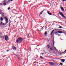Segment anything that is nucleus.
Instances as JSON below:
<instances>
[{
    "instance_id": "9b49d317",
    "label": "nucleus",
    "mask_w": 66,
    "mask_h": 66,
    "mask_svg": "<svg viewBox=\"0 0 66 66\" xmlns=\"http://www.w3.org/2000/svg\"><path fill=\"white\" fill-rule=\"evenodd\" d=\"M3 18H2V17H1V21H3Z\"/></svg>"
},
{
    "instance_id": "3c124183",
    "label": "nucleus",
    "mask_w": 66,
    "mask_h": 66,
    "mask_svg": "<svg viewBox=\"0 0 66 66\" xmlns=\"http://www.w3.org/2000/svg\"><path fill=\"white\" fill-rule=\"evenodd\" d=\"M66 57V56H65V57Z\"/></svg>"
},
{
    "instance_id": "f8f14e48",
    "label": "nucleus",
    "mask_w": 66,
    "mask_h": 66,
    "mask_svg": "<svg viewBox=\"0 0 66 66\" xmlns=\"http://www.w3.org/2000/svg\"><path fill=\"white\" fill-rule=\"evenodd\" d=\"M50 50H51L52 51V50H53V47H50Z\"/></svg>"
},
{
    "instance_id": "de8ad7c7",
    "label": "nucleus",
    "mask_w": 66,
    "mask_h": 66,
    "mask_svg": "<svg viewBox=\"0 0 66 66\" xmlns=\"http://www.w3.org/2000/svg\"><path fill=\"white\" fill-rule=\"evenodd\" d=\"M37 46H39V45H37Z\"/></svg>"
},
{
    "instance_id": "bb28decb",
    "label": "nucleus",
    "mask_w": 66,
    "mask_h": 66,
    "mask_svg": "<svg viewBox=\"0 0 66 66\" xmlns=\"http://www.w3.org/2000/svg\"><path fill=\"white\" fill-rule=\"evenodd\" d=\"M62 27H61V26H59V28H60V29H62Z\"/></svg>"
},
{
    "instance_id": "e2e57ef3",
    "label": "nucleus",
    "mask_w": 66,
    "mask_h": 66,
    "mask_svg": "<svg viewBox=\"0 0 66 66\" xmlns=\"http://www.w3.org/2000/svg\"><path fill=\"white\" fill-rule=\"evenodd\" d=\"M0 11H1V10H0Z\"/></svg>"
},
{
    "instance_id": "680f3d73",
    "label": "nucleus",
    "mask_w": 66,
    "mask_h": 66,
    "mask_svg": "<svg viewBox=\"0 0 66 66\" xmlns=\"http://www.w3.org/2000/svg\"><path fill=\"white\" fill-rule=\"evenodd\" d=\"M39 50V49H38Z\"/></svg>"
},
{
    "instance_id": "4d7b16f0",
    "label": "nucleus",
    "mask_w": 66,
    "mask_h": 66,
    "mask_svg": "<svg viewBox=\"0 0 66 66\" xmlns=\"http://www.w3.org/2000/svg\"><path fill=\"white\" fill-rule=\"evenodd\" d=\"M40 64V63L39 64Z\"/></svg>"
},
{
    "instance_id": "f257e3e1",
    "label": "nucleus",
    "mask_w": 66,
    "mask_h": 66,
    "mask_svg": "<svg viewBox=\"0 0 66 66\" xmlns=\"http://www.w3.org/2000/svg\"><path fill=\"white\" fill-rule=\"evenodd\" d=\"M23 39H24V38L20 37L17 39L16 42H20V41L21 42V41H22L23 40Z\"/></svg>"
},
{
    "instance_id": "39448f33",
    "label": "nucleus",
    "mask_w": 66,
    "mask_h": 66,
    "mask_svg": "<svg viewBox=\"0 0 66 66\" xmlns=\"http://www.w3.org/2000/svg\"><path fill=\"white\" fill-rule=\"evenodd\" d=\"M9 39V37L7 36L6 35L5 36V40L6 41H7V40H8V39Z\"/></svg>"
},
{
    "instance_id": "7ed1b4c3",
    "label": "nucleus",
    "mask_w": 66,
    "mask_h": 66,
    "mask_svg": "<svg viewBox=\"0 0 66 66\" xmlns=\"http://www.w3.org/2000/svg\"><path fill=\"white\" fill-rule=\"evenodd\" d=\"M57 30H59V29H54L51 32V35H52V33H53V32H54V31H57Z\"/></svg>"
},
{
    "instance_id": "c85d7f7f",
    "label": "nucleus",
    "mask_w": 66,
    "mask_h": 66,
    "mask_svg": "<svg viewBox=\"0 0 66 66\" xmlns=\"http://www.w3.org/2000/svg\"><path fill=\"white\" fill-rule=\"evenodd\" d=\"M62 1L63 2H65V1H66V0H62Z\"/></svg>"
},
{
    "instance_id": "c9c22d12",
    "label": "nucleus",
    "mask_w": 66,
    "mask_h": 66,
    "mask_svg": "<svg viewBox=\"0 0 66 66\" xmlns=\"http://www.w3.org/2000/svg\"><path fill=\"white\" fill-rule=\"evenodd\" d=\"M58 35L59 36H61V35L60 34H58Z\"/></svg>"
},
{
    "instance_id": "b1692460",
    "label": "nucleus",
    "mask_w": 66,
    "mask_h": 66,
    "mask_svg": "<svg viewBox=\"0 0 66 66\" xmlns=\"http://www.w3.org/2000/svg\"><path fill=\"white\" fill-rule=\"evenodd\" d=\"M4 14L3 13L2 14V17H3V16H4Z\"/></svg>"
},
{
    "instance_id": "6e6552de",
    "label": "nucleus",
    "mask_w": 66,
    "mask_h": 66,
    "mask_svg": "<svg viewBox=\"0 0 66 66\" xmlns=\"http://www.w3.org/2000/svg\"><path fill=\"white\" fill-rule=\"evenodd\" d=\"M46 9H44L42 12H41L40 14V15H42V14L43 12V11H45Z\"/></svg>"
},
{
    "instance_id": "58836bf2",
    "label": "nucleus",
    "mask_w": 66,
    "mask_h": 66,
    "mask_svg": "<svg viewBox=\"0 0 66 66\" xmlns=\"http://www.w3.org/2000/svg\"><path fill=\"white\" fill-rule=\"evenodd\" d=\"M18 59H19V60H20V57H18Z\"/></svg>"
},
{
    "instance_id": "79ce46f5",
    "label": "nucleus",
    "mask_w": 66,
    "mask_h": 66,
    "mask_svg": "<svg viewBox=\"0 0 66 66\" xmlns=\"http://www.w3.org/2000/svg\"><path fill=\"white\" fill-rule=\"evenodd\" d=\"M64 53V52H63L61 53L62 54V53Z\"/></svg>"
},
{
    "instance_id": "ea45409f",
    "label": "nucleus",
    "mask_w": 66,
    "mask_h": 66,
    "mask_svg": "<svg viewBox=\"0 0 66 66\" xmlns=\"http://www.w3.org/2000/svg\"><path fill=\"white\" fill-rule=\"evenodd\" d=\"M14 55H16V56H18V55H17L16 54H14Z\"/></svg>"
},
{
    "instance_id": "6ab92c4d",
    "label": "nucleus",
    "mask_w": 66,
    "mask_h": 66,
    "mask_svg": "<svg viewBox=\"0 0 66 66\" xmlns=\"http://www.w3.org/2000/svg\"><path fill=\"white\" fill-rule=\"evenodd\" d=\"M16 42L17 44H20V43H21V42Z\"/></svg>"
},
{
    "instance_id": "6e6d98bb",
    "label": "nucleus",
    "mask_w": 66,
    "mask_h": 66,
    "mask_svg": "<svg viewBox=\"0 0 66 66\" xmlns=\"http://www.w3.org/2000/svg\"><path fill=\"white\" fill-rule=\"evenodd\" d=\"M55 34V33H54V34Z\"/></svg>"
},
{
    "instance_id": "c03bdc74",
    "label": "nucleus",
    "mask_w": 66,
    "mask_h": 66,
    "mask_svg": "<svg viewBox=\"0 0 66 66\" xmlns=\"http://www.w3.org/2000/svg\"><path fill=\"white\" fill-rule=\"evenodd\" d=\"M0 13H1V11H0Z\"/></svg>"
},
{
    "instance_id": "4be33fe9",
    "label": "nucleus",
    "mask_w": 66,
    "mask_h": 66,
    "mask_svg": "<svg viewBox=\"0 0 66 66\" xmlns=\"http://www.w3.org/2000/svg\"><path fill=\"white\" fill-rule=\"evenodd\" d=\"M30 33H29L28 34V36H27V37L28 38H29V35H30Z\"/></svg>"
},
{
    "instance_id": "0eeeda50",
    "label": "nucleus",
    "mask_w": 66,
    "mask_h": 66,
    "mask_svg": "<svg viewBox=\"0 0 66 66\" xmlns=\"http://www.w3.org/2000/svg\"><path fill=\"white\" fill-rule=\"evenodd\" d=\"M47 13L48 14H49V15H52V13H49V11H47Z\"/></svg>"
},
{
    "instance_id": "e433bc0d",
    "label": "nucleus",
    "mask_w": 66,
    "mask_h": 66,
    "mask_svg": "<svg viewBox=\"0 0 66 66\" xmlns=\"http://www.w3.org/2000/svg\"><path fill=\"white\" fill-rule=\"evenodd\" d=\"M4 2H6V0L4 1Z\"/></svg>"
},
{
    "instance_id": "f03ea898",
    "label": "nucleus",
    "mask_w": 66,
    "mask_h": 66,
    "mask_svg": "<svg viewBox=\"0 0 66 66\" xmlns=\"http://www.w3.org/2000/svg\"><path fill=\"white\" fill-rule=\"evenodd\" d=\"M4 19H5V21H6V23H7L9 22V20L7 18L5 17L4 18Z\"/></svg>"
},
{
    "instance_id": "473e14b6",
    "label": "nucleus",
    "mask_w": 66,
    "mask_h": 66,
    "mask_svg": "<svg viewBox=\"0 0 66 66\" xmlns=\"http://www.w3.org/2000/svg\"><path fill=\"white\" fill-rule=\"evenodd\" d=\"M65 33V32L64 31H63V32L62 31V33Z\"/></svg>"
},
{
    "instance_id": "a19ab883",
    "label": "nucleus",
    "mask_w": 66,
    "mask_h": 66,
    "mask_svg": "<svg viewBox=\"0 0 66 66\" xmlns=\"http://www.w3.org/2000/svg\"><path fill=\"white\" fill-rule=\"evenodd\" d=\"M5 24L4 23H3V25H4Z\"/></svg>"
},
{
    "instance_id": "f704fd0d",
    "label": "nucleus",
    "mask_w": 66,
    "mask_h": 66,
    "mask_svg": "<svg viewBox=\"0 0 66 66\" xmlns=\"http://www.w3.org/2000/svg\"><path fill=\"white\" fill-rule=\"evenodd\" d=\"M53 45H54V42H53Z\"/></svg>"
},
{
    "instance_id": "2f4dec72",
    "label": "nucleus",
    "mask_w": 66,
    "mask_h": 66,
    "mask_svg": "<svg viewBox=\"0 0 66 66\" xmlns=\"http://www.w3.org/2000/svg\"><path fill=\"white\" fill-rule=\"evenodd\" d=\"M0 5H3V4H2V3H0Z\"/></svg>"
},
{
    "instance_id": "20e7f679",
    "label": "nucleus",
    "mask_w": 66,
    "mask_h": 66,
    "mask_svg": "<svg viewBox=\"0 0 66 66\" xmlns=\"http://www.w3.org/2000/svg\"><path fill=\"white\" fill-rule=\"evenodd\" d=\"M49 63L50 65H51L52 66H53L54 64V63L53 62H49Z\"/></svg>"
},
{
    "instance_id": "8fccbe9b",
    "label": "nucleus",
    "mask_w": 66,
    "mask_h": 66,
    "mask_svg": "<svg viewBox=\"0 0 66 66\" xmlns=\"http://www.w3.org/2000/svg\"><path fill=\"white\" fill-rule=\"evenodd\" d=\"M13 0H11V1H12Z\"/></svg>"
},
{
    "instance_id": "a878e982",
    "label": "nucleus",
    "mask_w": 66,
    "mask_h": 66,
    "mask_svg": "<svg viewBox=\"0 0 66 66\" xmlns=\"http://www.w3.org/2000/svg\"><path fill=\"white\" fill-rule=\"evenodd\" d=\"M60 64L61 65H63V63H60Z\"/></svg>"
},
{
    "instance_id": "423d86ee",
    "label": "nucleus",
    "mask_w": 66,
    "mask_h": 66,
    "mask_svg": "<svg viewBox=\"0 0 66 66\" xmlns=\"http://www.w3.org/2000/svg\"><path fill=\"white\" fill-rule=\"evenodd\" d=\"M60 9H61V10L62 12H63L64 11V9L63 8V7H61L60 8Z\"/></svg>"
},
{
    "instance_id": "1a4fd4ad",
    "label": "nucleus",
    "mask_w": 66,
    "mask_h": 66,
    "mask_svg": "<svg viewBox=\"0 0 66 66\" xmlns=\"http://www.w3.org/2000/svg\"><path fill=\"white\" fill-rule=\"evenodd\" d=\"M57 32H58L59 33H60V34H62V31H57Z\"/></svg>"
},
{
    "instance_id": "ddd939ff",
    "label": "nucleus",
    "mask_w": 66,
    "mask_h": 66,
    "mask_svg": "<svg viewBox=\"0 0 66 66\" xmlns=\"http://www.w3.org/2000/svg\"><path fill=\"white\" fill-rule=\"evenodd\" d=\"M3 5H6V4L5 3H3V4H2Z\"/></svg>"
},
{
    "instance_id": "aec40b11",
    "label": "nucleus",
    "mask_w": 66,
    "mask_h": 66,
    "mask_svg": "<svg viewBox=\"0 0 66 66\" xmlns=\"http://www.w3.org/2000/svg\"><path fill=\"white\" fill-rule=\"evenodd\" d=\"M47 47L48 48H50V45H47Z\"/></svg>"
},
{
    "instance_id": "393cba45",
    "label": "nucleus",
    "mask_w": 66,
    "mask_h": 66,
    "mask_svg": "<svg viewBox=\"0 0 66 66\" xmlns=\"http://www.w3.org/2000/svg\"><path fill=\"white\" fill-rule=\"evenodd\" d=\"M47 32H45V35H47Z\"/></svg>"
},
{
    "instance_id": "a211bd4d",
    "label": "nucleus",
    "mask_w": 66,
    "mask_h": 66,
    "mask_svg": "<svg viewBox=\"0 0 66 66\" xmlns=\"http://www.w3.org/2000/svg\"><path fill=\"white\" fill-rule=\"evenodd\" d=\"M54 22H56L57 23V22H58V23H61V22H56V21H54Z\"/></svg>"
},
{
    "instance_id": "5fc2aeb1",
    "label": "nucleus",
    "mask_w": 66,
    "mask_h": 66,
    "mask_svg": "<svg viewBox=\"0 0 66 66\" xmlns=\"http://www.w3.org/2000/svg\"><path fill=\"white\" fill-rule=\"evenodd\" d=\"M40 62V61H39V62Z\"/></svg>"
},
{
    "instance_id": "a18cd8bd",
    "label": "nucleus",
    "mask_w": 66,
    "mask_h": 66,
    "mask_svg": "<svg viewBox=\"0 0 66 66\" xmlns=\"http://www.w3.org/2000/svg\"><path fill=\"white\" fill-rule=\"evenodd\" d=\"M0 14H1V15H2V13H0Z\"/></svg>"
},
{
    "instance_id": "4c0bfd02",
    "label": "nucleus",
    "mask_w": 66,
    "mask_h": 66,
    "mask_svg": "<svg viewBox=\"0 0 66 66\" xmlns=\"http://www.w3.org/2000/svg\"><path fill=\"white\" fill-rule=\"evenodd\" d=\"M8 51H9V50H7V52H8Z\"/></svg>"
},
{
    "instance_id": "cd10ccee",
    "label": "nucleus",
    "mask_w": 66,
    "mask_h": 66,
    "mask_svg": "<svg viewBox=\"0 0 66 66\" xmlns=\"http://www.w3.org/2000/svg\"><path fill=\"white\" fill-rule=\"evenodd\" d=\"M10 7H9L8 8V10H10Z\"/></svg>"
},
{
    "instance_id": "9d476101",
    "label": "nucleus",
    "mask_w": 66,
    "mask_h": 66,
    "mask_svg": "<svg viewBox=\"0 0 66 66\" xmlns=\"http://www.w3.org/2000/svg\"><path fill=\"white\" fill-rule=\"evenodd\" d=\"M61 61L63 62H65V60L63 59H61Z\"/></svg>"
},
{
    "instance_id": "37998d69",
    "label": "nucleus",
    "mask_w": 66,
    "mask_h": 66,
    "mask_svg": "<svg viewBox=\"0 0 66 66\" xmlns=\"http://www.w3.org/2000/svg\"><path fill=\"white\" fill-rule=\"evenodd\" d=\"M60 7L61 8V5L60 6Z\"/></svg>"
},
{
    "instance_id": "13d9d810",
    "label": "nucleus",
    "mask_w": 66,
    "mask_h": 66,
    "mask_svg": "<svg viewBox=\"0 0 66 66\" xmlns=\"http://www.w3.org/2000/svg\"><path fill=\"white\" fill-rule=\"evenodd\" d=\"M38 64H37L38 65Z\"/></svg>"
},
{
    "instance_id": "c756f323",
    "label": "nucleus",
    "mask_w": 66,
    "mask_h": 66,
    "mask_svg": "<svg viewBox=\"0 0 66 66\" xmlns=\"http://www.w3.org/2000/svg\"><path fill=\"white\" fill-rule=\"evenodd\" d=\"M40 58H41V59H43V56H40Z\"/></svg>"
},
{
    "instance_id": "052dcab7",
    "label": "nucleus",
    "mask_w": 66,
    "mask_h": 66,
    "mask_svg": "<svg viewBox=\"0 0 66 66\" xmlns=\"http://www.w3.org/2000/svg\"><path fill=\"white\" fill-rule=\"evenodd\" d=\"M39 50V49H38Z\"/></svg>"
},
{
    "instance_id": "5701e85b",
    "label": "nucleus",
    "mask_w": 66,
    "mask_h": 66,
    "mask_svg": "<svg viewBox=\"0 0 66 66\" xmlns=\"http://www.w3.org/2000/svg\"><path fill=\"white\" fill-rule=\"evenodd\" d=\"M1 37L2 38H3L4 37V36H1Z\"/></svg>"
},
{
    "instance_id": "72a5a7b5",
    "label": "nucleus",
    "mask_w": 66,
    "mask_h": 66,
    "mask_svg": "<svg viewBox=\"0 0 66 66\" xmlns=\"http://www.w3.org/2000/svg\"><path fill=\"white\" fill-rule=\"evenodd\" d=\"M3 23V22H1V24H2Z\"/></svg>"
},
{
    "instance_id": "4468645a",
    "label": "nucleus",
    "mask_w": 66,
    "mask_h": 66,
    "mask_svg": "<svg viewBox=\"0 0 66 66\" xmlns=\"http://www.w3.org/2000/svg\"><path fill=\"white\" fill-rule=\"evenodd\" d=\"M9 26H10L11 24H10V23H11V20H9Z\"/></svg>"
},
{
    "instance_id": "2eb2a0df",
    "label": "nucleus",
    "mask_w": 66,
    "mask_h": 66,
    "mask_svg": "<svg viewBox=\"0 0 66 66\" xmlns=\"http://www.w3.org/2000/svg\"><path fill=\"white\" fill-rule=\"evenodd\" d=\"M11 1V0H9L8 1H7V2H6V3H9V2H10V1Z\"/></svg>"
},
{
    "instance_id": "864d4df0",
    "label": "nucleus",
    "mask_w": 66,
    "mask_h": 66,
    "mask_svg": "<svg viewBox=\"0 0 66 66\" xmlns=\"http://www.w3.org/2000/svg\"><path fill=\"white\" fill-rule=\"evenodd\" d=\"M53 42H54V40H53Z\"/></svg>"
},
{
    "instance_id": "412c9836",
    "label": "nucleus",
    "mask_w": 66,
    "mask_h": 66,
    "mask_svg": "<svg viewBox=\"0 0 66 66\" xmlns=\"http://www.w3.org/2000/svg\"><path fill=\"white\" fill-rule=\"evenodd\" d=\"M13 49L14 50H16V47H14Z\"/></svg>"
},
{
    "instance_id": "7c9ffc66",
    "label": "nucleus",
    "mask_w": 66,
    "mask_h": 66,
    "mask_svg": "<svg viewBox=\"0 0 66 66\" xmlns=\"http://www.w3.org/2000/svg\"><path fill=\"white\" fill-rule=\"evenodd\" d=\"M62 30L63 31H64V32H66V31H65V30Z\"/></svg>"
},
{
    "instance_id": "09e8293b",
    "label": "nucleus",
    "mask_w": 66,
    "mask_h": 66,
    "mask_svg": "<svg viewBox=\"0 0 66 66\" xmlns=\"http://www.w3.org/2000/svg\"><path fill=\"white\" fill-rule=\"evenodd\" d=\"M59 30H62V29H59Z\"/></svg>"
},
{
    "instance_id": "bf43d9fd",
    "label": "nucleus",
    "mask_w": 66,
    "mask_h": 66,
    "mask_svg": "<svg viewBox=\"0 0 66 66\" xmlns=\"http://www.w3.org/2000/svg\"><path fill=\"white\" fill-rule=\"evenodd\" d=\"M6 66H7V65H6Z\"/></svg>"
},
{
    "instance_id": "f3484780",
    "label": "nucleus",
    "mask_w": 66,
    "mask_h": 66,
    "mask_svg": "<svg viewBox=\"0 0 66 66\" xmlns=\"http://www.w3.org/2000/svg\"><path fill=\"white\" fill-rule=\"evenodd\" d=\"M57 32H55V35H58V33Z\"/></svg>"
},
{
    "instance_id": "dca6fc26",
    "label": "nucleus",
    "mask_w": 66,
    "mask_h": 66,
    "mask_svg": "<svg viewBox=\"0 0 66 66\" xmlns=\"http://www.w3.org/2000/svg\"><path fill=\"white\" fill-rule=\"evenodd\" d=\"M44 26H43V27L41 28V31L43 30V29H44Z\"/></svg>"
},
{
    "instance_id": "603ef678",
    "label": "nucleus",
    "mask_w": 66,
    "mask_h": 66,
    "mask_svg": "<svg viewBox=\"0 0 66 66\" xmlns=\"http://www.w3.org/2000/svg\"><path fill=\"white\" fill-rule=\"evenodd\" d=\"M1 24H0V26H1Z\"/></svg>"
},
{
    "instance_id": "49530a36",
    "label": "nucleus",
    "mask_w": 66,
    "mask_h": 66,
    "mask_svg": "<svg viewBox=\"0 0 66 66\" xmlns=\"http://www.w3.org/2000/svg\"><path fill=\"white\" fill-rule=\"evenodd\" d=\"M34 63H35V62H34L33 63L34 64Z\"/></svg>"
}]
</instances>
